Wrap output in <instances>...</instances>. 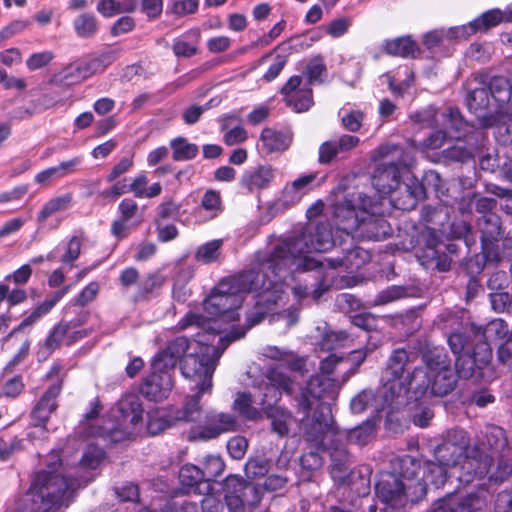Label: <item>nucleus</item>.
<instances>
[{"label": "nucleus", "instance_id": "nucleus-52", "mask_svg": "<svg viewBox=\"0 0 512 512\" xmlns=\"http://www.w3.org/2000/svg\"><path fill=\"white\" fill-rule=\"evenodd\" d=\"M172 50L177 57L190 58L197 53V43L181 36L174 40Z\"/></svg>", "mask_w": 512, "mask_h": 512}, {"label": "nucleus", "instance_id": "nucleus-57", "mask_svg": "<svg viewBox=\"0 0 512 512\" xmlns=\"http://www.w3.org/2000/svg\"><path fill=\"white\" fill-rule=\"evenodd\" d=\"M446 441L453 444V446L460 448V452L463 455L468 453L470 441L465 430L460 428L450 430L447 434Z\"/></svg>", "mask_w": 512, "mask_h": 512}, {"label": "nucleus", "instance_id": "nucleus-31", "mask_svg": "<svg viewBox=\"0 0 512 512\" xmlns=\"http://www.w3.org/2000/svg\"><path fill=\"white\" fill-rule=\"evenodd\" d=\"M149 179L145 172L137 174L129 184V192L136 198H154L162 193V185L159 182L148 186Z\"/></svg>", "mask_w": 512, "mask_h": 512}, {"label": "nucleus", "instance_id": "nucleus-38", "mask_svg": "<svg viewBox=\"0 0 512 512\" xmlns=\"http://www.w3.org/2000/svg\"><path fill=\"white\" fill-rule=\"evenodd\" d=\"M477 226L482 233L483 240H493L501 234L500 217L495 213H488L479 217Z\"/></svg>", "mask_w": 512, "mask_h": 512}, {"label": "nucleus", "instance_id": "nucleus-27", "mask_svg": "<svg viewBox=\"0 0 512 512\" xmlns=\"http://www.w3.org/2000/svg\"><path fill=\"white\" fill-rule=\"evenodd\" d=\"M481 86L473 88L467 95V106L471 112L478 117H484L485 112L492 108L494 103L489 95V91L483 81H479Z\"/></svg>", "mask_w": 512, "mask_h": 512}, {"label": "nucleus", "instance_id": "nucleus-13", "mask_svg": "<svg viewBox=\"0 0 512 512\" xmlns=\"http://www.w3.org/2000/svg\"><path fill=\"white\" fill-rule=\"evenodd\" d=\"M224 490L229 512H244L246 504L254 506L261 500L258 488L236 475H230L225 479Z\"/></svg>", "mask_w": 512, "mask_h": 512}, {"label": "nucleus", "instance_id": "nucleus-47", "mask_svg": "<svg viewBox=\"0 0 512 512\" xmlns=\"http://www.w3.org/2000/svg\"><path fill=\"white\" fill-rule=\"evenodd\" d=\"M222 240H213L200 246L195 254V258L205 264L217 260L220 254Z\"/></svg>", "mask_w": 512, "mask_h": 512}, {"label": "nucleus", "instance_id": "nucleus-50", "mask_svg": "<svg viewBox=\"0 0 512 512\" xmlns=\"http://www.w3.org/2000/svg\"><path fill=\"white\" fill-rule=\"evenodd\" d=\"M341 123L344 129L350 132H357L362 127L364 114L359 110L347 111L344 108L340 111Z\"/></svg>", "mask_w": 512, "mask_h": 512}, {"label": "nucleus", "instance_id": "nucleus-48", "mask_svg": "<svg viewBox=\"0 0 512 512\" xmlns=\"http://www.w3.org/2000/svg\"><path fill=\"white\" fill-rule=\"evenodd\" d=\"M202 473L206 481H210L220 476L225 468L224 461L220 456L209 455L205 458L203 463Z\"/></svg>", "mask_w": 512, "mask_h": 512}, {"label": "nucleus", "instance_id": "nucleus-63", "mask_svg": "<svg viewBox=\"0 0 512 512\" xmlns=\"http://www.w3.org/2000/svg\"><path fill=\"white\" fill-rule=\"evenodd\" d=\"M411 119L422 127H434L438 123V114L433 107L411 115Z\"/></svg>", "mask_w": 512, "mask_h": 512}, {"label": "nucleus", "instance_id": "nucleus-20", "mask_svg": "<svg viewBox=\"0 0 512 512\" xmlns=\"http://www.w3.org/2000/svg\"><path fill=\"white\" fill-rule=\"evenodd\" d=\"M483 501L476 494H450L438 500L429 512H477Z\"/></svg>", "mask_w": 512, "mask_h": 512}, {"label": "nucleus", "instance_id": "nucleus-12", "mask_svg": "<svg viewBox=\"0 0 512 512\" xmlns=\"http://www.w3.org/2000/svg\"><path fill=\"white\" fill-rule=\"evenodd\" d=\"M377 498L392 509H399L405 505L408 499L414 502L415 498L412 486L406 485L400 477L394 473H381L375 486Z\"/></svg>", "mask_w": 512, "mask_h": 512}, {"label": "nucleus", "instance_id": "nucleus-17", "mask_svg": "<svg viewBox=\"0 0 512 512\" xmlns=\"http://www.w3.org/2000/svg\"><path fill=\"white\" fill-rule=\"evenodd\" d=\"M335 388L334 380L327 375L312 376L297 398L299 408L302 409L303 412H306L311 409L312 400H319L326 397L333 398Z\"/></svg>", "mask_w": 512, "mask_h": 512}, {"label": "nucleus", "instance_id": "nucleus-19", "mask_svg": "<svg viewBox=\"0 0 512 512\" xmlns=\"http://www.w3.org/2000/svg\"><path fill=\"white\" fill-rule=\"evenodd\" d=\"M400 479L406 485L412 486L413 496L422 498L425 495V479L423 477V462L413 456L405 455L399 458Z\"/></svg>", "mask_w": 512, "mask_h": 512}, {"label": "nucleus", "instance_id": "nucleus-14", "mask_svg": "<svg viewBox=\"0 0 512 512\" xmlns=\"http://www.w3.org/2000/svg\"><path fill=\"white\" fill-rule=\"evenodd\" d=\"M239 424L231 413L209 410L205 413L203 421L191 431L194 439L203 441L218 438L224 433L234 432Z\"/></svg>", "mask_w": 512, "mask_h": 512}, {"label": "nucleus", "instance_id": "nucleus-58", "mask_svg": "<svg viewBox=\"0 0 512 512\" xmlns=\"http://www.w3.org/2000/svg\"><path fill=\"white\" fill-rule=\"evenodd\" d=\"M134 166V160L132 156L123 157L117 164H115L111 171L106 176L108 183L115 182L123 174L129 172Z\"/></svg>", "mask_w": 512, "mask_h": 512}, {"label": "nucleus", "instance_id": "nucleus-10", "mask_svg": "<svg viewBox=\"0 0 512 512\" xmlns=\"http://www.w3.org/2000/svg\"><path fill=\"white\" fill-rule=\"evenodd\" d=\"M269 387L268 392L264 394L261 400L262 409L266 411L267 417L271 420L272 430L279 436L283 437L289 434L294 417L286 409L276 406L268 407L267 398L272 393L271 398L277 401L280 398L281 391L292 394L295 389L294 381L283 373L279 367L272 368L268 374Z\"/></svg>", "mask_w": 512, "mask_h": 512}, {"label": "nucleus", "instance_id": "nucleus-5", "mask_svg": "<svg viewBox=\"0 0 512 512\" xmlns=\"http://www.w3.org/2000/svg\"><path fill=\"white\" fill-rule=\"evenodd\" d=\"M245 334L246 330L230 332L226 337H219L217 345H214L216 335L210 333L197 334L198 338L193 341V344L197 345L198 350L195 347L193 353L188 355L184 353L181 356V358L184 356L181 372L186 379L193 383L190 387L191 390L200 388V392H211L213 387L212 377L220 356L231 342L242 338ZM188 343L189 346L192 345L189 341Z\"/></svg>", "mask_w": 512, "mask_h": 512}, {"label": "nucleus", "instance_id": "nucleus-4", "mask_svg": "<svg viewBox=\"0 0 512 512\" xmlns=\"http://www.w3.org/2000/svg\"><path fill=\"white\" fill-rule=\"evenodd\" d=\"M59 453L52 451L47 457V470L36 473L23 502L30 512H56L67 506L75 489L82 486L79 479L67 478L58 472Z\"/></svg>", "mask_w": 512, "mask_h": 512}, {"label": "nucleus", "instance_id": "nucleus-16", "mask_svg": "<svg viewBox=\"0 0 512 512\" xmlns=\"http://www.w3.org/2000/svg\"><path fill=\"white\" fill-rule=\"evenodd\" d=\"M364 192H356L349 195L343 201H337L334 204V218L336 220L337 229L346 233L345 225L350 217L361 219L364 212L368 211V201H370Z\"/></svg>", "mask_w": 512, "mask_h": 512}, {"label": "nucleus", "instance_id": "nucleus-62", "mask_svg": "<svg viewBox=\"0 0 512 512\" xmlns=\"http://www.w3.org/2000/svg\"><path fill=\"white\" fill-rule=\"evenodd\" d=\"M53 58L54 54L51 51L33 53L26 60V65L29 70L34 71L47 66Z\"/></svg>", "mask_w": 512, "mask_h": 512}, {"label": "nucleus", "instance_id": "nucleus-51", "mask_svg": "<svg viewBox=\"0 0 512 512\" xmlns=\"http://www.w3.org/2000/svg\"><path fill=\"white\" fill-rule=\"evenodd\" d=\"M201 207L211 213V218L222 212V201L220 193L215 190H207L202 197Z\"/></svg>", "mask_w": 512, "mask_h": 512}, {"label": "nucleus", "instance_id": "nucleus-44", "mask_svg": "<svg viewBox=\"0 0 512 512\" xmlns=\"http://www.w3.org/2000/svg\"><path fill=\"white\" fill-rule=\"evenodd\" d=\"M179 480L184 487L192 489L201 484L205 478L201 468L193 464H185L180 469Z\"/></svg>", "mask_w": 512, "mask_h": 512}, {"label": "nucleus", "instance_id": "nucleus-55", "mask_svg": "<svg viewBox=\"0 0 512 512\" xmlns=\"http://www.w3.org/2000/svg\"><path fill=\"white\" fill-rule=\"evenodd\" d=\"M70 330V324H58L56 325L50 334L48 335L45 346L49 350H54L59 347V345L64 341L66 335Z\"/></svg>", "mask_w": 512, "mask_h": 512}, {"label": "nucleus", "instance_id": "nucleus-33", "mask_svg": "<svg viewBox=\"0 0 512 512\" xmlns=\"http://www.w3.org/2000/svg\"><path fill=\"white\" fill-rule=\"evenodd\" d=\"M195 394L188 396L181 409H177L174 414V419L177 421L195 422L200 418L201 406L200 398L205 392H200L199 389H194Z\"/></svg>", "mask_w": 512, "mask_h": 512}, {"label": "nucleus", "instance_id": "nucleus-6", "mask_svg": "<svg viewBox=\"0 0 512 512\" xmlns=\"http://www.w3.org/2000/svg\"><path fill=\"white\" fill-rule=\"evenodd\" d=\"M188 347L186 337H177L153 358L152 372L144 379L140 388V392L146 398L160 401L168 396L173 387L171 370L186 353Z\"/></svg>", "mask_w": 512, "mask_h": 512}, {"label": "nucleus", "instance_id": "nucleus-7", "mask_svg": "<svg viewBox=\"0 0 512 512\" xmlns=\"http://www.w3.org/2000/svg\"><path fill=\"white\" fill-rule=\"evenodd\" d=\"M300 428L308 442L318 447L332 450V474L336 471L346 473L347 451L340 448L337 444L338 428L328 407L321 404L311 417L307 416L301 420Z\"/></svg>", "mask_w": 512, "mask_h": 512}, {"label": "nucleus", "instance_id": "nucleus-36", "mask_svg": "<svg viewBox=\"0 0 512 512\" xmlns=\"http://www.w3.org/2000/svg\"><path fill=\"white\" fill-rule=\"evenodd\" d=\"M264 356L280 361L292 371H301L304 366V361L297 358L291 351L282 350L276 346L266 347L264 349Z\"/></svg>", "mask_w": 512, "mask_h": 512}, {"label": "nucleus", "instance_id": "nucleus-1", "mask_svg": "<svg viewBox=\"0 0 512 512\" xmlns=\"http://www.w3.org/2000/svg\"><path fill=\"white\" fill-rule=\"evenodd\" d=\"M257 291L255 312L247 316L246 330L260 323L281 299L283 288L270 270L263 267V256L258 255L257 265L250 271L222 279L203 302L205 315H191L190 324L202 327L205 333L216 335L222 331V323L238 320L236 310L243 302L242 293ZM241 329L234 330L240 332ZM233 332V330L231 331Z\"/></svg>", "mask_w": 512, "mask_h": 512}, {"label": "nucleus", "instance_id": "nucleus-2", "mask_svg": "<svg viewBox=\"0 0 512 512\" xmlns=\"http://www.w3.org/2000/svg\"><path fill=\"white\" fill-rule=\"evenodd\" d=\"M411 354L403 348L390 355L381 381V395L386 406H403L428 396L443 397L451 393L458 382L452 360L442 349L429 350L423 355L425 367H416L403 376Z\"/></svg>", "mask_w": 512, "mask_h": 512}, {"label": "nucleus", "instance_id": "nucleus-26", "mask_svg": "<svg viewBox=\"0 0 512 512\" xmlns=\"http://www.w3.org/2000/svg\"><path fill=\"white\" fill-rule=\"evenodd\" d=\"M73 201L74 197L70 192L52 197L42 206L37 214L36 221L39 225H44L49 217L70 209Z\"/></svg>", "mask_w": 512, "mask_h": 512}, {"label": "nucleus", "instance_id": "nucleus-42", "mask_svg": "<svg viewBox=\"0 0 512 512\" xmlns=\"http://www.w3.org/2000/svg\"><path fill=\"white\" fill-rule=\"evenodd\" d=\"M476 335H482L487 341L498 340L508 334V325L502 319H494L484 327L475 330Z\"/></svg>", "mask_w": 512, "mask_h": 512}, {"label": "nucleus", "instance_id": "nucleus-11", "mask_svg": "<svg viewBox=\"0 0 512 512\" xmlns=\"http://www.w3.org/2000/svg\"><path fill=\"white\" fill-rule=\"evenodd\" d=\"M368 211L361 219L350 217L345 225L347 236H356L368 240H380L391 234L389 223L380 215L377 203L368 201Z\"/></svg>", "mask_w": 512, "mask_h": 512}, {"label": "nucleus", "instance_id": "nucleus-32", "mask_svg": "<svg viewBox=\"0 0 512 512\" xmlns=\"http://www.w3.org/2000/svg\"><path fill=\"white\" fill-rule=\"evenodd\" d=\"M488 91L495 108H500L510 101L512 86L506 77L495 76L489 82Z\"/></svg>", "mask_w": 512, "mask_h": 512}, {"label": "nucleus", "instance_id": "nucleus-18", "mask_svg": "<svg viewBox=\"0 0 512 512\" xmlns=\"http://www.w3.org/2000/svg\"><path fill=\"white\" fill-rule=\"evenodd\" d=\"M61 390L62 384L60 381L52 384L41 396L31 412L32 420L39 424L36 432H39L42 436L47 435L46 423L57 409V398Z\"/></svg>", "mask_w": 512, "mask_h": 512}, {"label": "nucleus", "instance_id": "nucleus-59", "mask_svg": "<svg viewBox=\"0 0 512 512\" xmlns=\"http://www.w3.org/2000/svg\"><path fill=\"white\" fill-rule=\"evenodd\" d=\"M448 30H433L426 33L423 37V45L428 49H433L439 46L444 39H461L462 37H454L448 33Z\"/></svg>", "mask_w": 512, "mask_h": 512}, {"label": "nucleus", "instance_id": "nucleus-39", "mask_svg": "<svg viewBox=\"0 0 512 512\" xmlns=\"http://www.w3.org/2000/svg\"><path fill=\"white\" fill-rule=\"evenodd\" d=\"M173 151V159L175 161H187L196 157L198 154V146L188 142L187 139L179 137L170 142Z\"/></svg>", "mask_w": 512, "mask_h": 512}, {"label": "nucleus", "instance_id": "nucleus-22", "mask_svg": "<svg viewBox=\"0 0 512 512\" xmlns=\"http://www.w3.org/2000/svg\"><path fill=\"white\" fill-rule=\"evenodd\" d=\"M275 178V169L271 165H258L246 170L240 179V185L249 192L268 188Z\"/></svg>", "mask_w": 512, "mask_h": 512}, {"label": "nucleus", "instance_id": "nucleus-25", "mask_svg": "<svg viewBox=\"0 0 512 512\" xmlns=\"http://www.w3.org/2000/svg\"><path fill=\"white\" fill-rule=\"evenodd\" d=\"M369 260V252L360 247L349 249L342 258H325L326 266L330 269L334 270L335 268L341 266L344 267L348 272H354L360 269Z\"/></svg>", "mask_w": 512, "mask_h": 512}, {"label": "nucleus", "instance_id": "nucleus-46", "mask_svg": "<svg viewBox=\"0 0 512 512\" xmlns=\"http://www.w3.org/2000/svg\"><path fill=\"white\" fill-rule=\"evenodd\" d=\"M82 244L83 238L81 236H72L66 243L65 252L61 256L60 261L63 264L73 267L74 262L79 258L81 254Z\"/></svg>", "mask_w": 512, "mask_h": 512}, {"label": "nucleus", "instance_id": "nucleus-40", "mask_svg": "<svg viewBox=\"0 0 512 512\" xmlns=\"http://www.w3.org/2000/svg\"><path fill=\"white\" fill-rule=\"evenodd\" d=\"M463 456L460 452V448L453 446V444L448 441H444L439 444L434 450L435 459L444 465L458 464V460Z\"/></svg>", "mask_w": 512, "mask_h": 512}, {"label": "nucleus", "instance_id": "nucleus-30", "mask_svg": "<svg viewBox=\"0 0 512 512\" xmlns=\"http://www.w3.org/2000/svg\"><path fill=\"white\" fill-rule=\"evenodd\" d=\"M384 49L389 55L403 58H416L420 53L418 45L409 36L386 41Z\"/></svg>", "mask_w": 512, "mask_h": 512}, {"label": "nucleus", "instance_id": "nucleus-60", "mask_svg": "<svg viewBox=\"0 0 512 512\" xmlns=\"http://www.w3.org/2000/svg\"><path fill=\"white\" fill-rule=\"evenodd\" d=\"M123 9L124 6L120 0H100L97 4V11L106 18L117 14L128 13Z\"/></svg>", "mask_w": 512, "mask_h": 512}, {"label": "nucleus", "instance_id": "nucleus-61", "mask_svg": "<svg viewBox=\"0 0 512 512\" xmlns=\"http://www.w3.org/2000/svg\"><path fill=\"white\" fill-rule=\"evenodd\" d=\"M100 286L97 282H90L74 299L73 304L77 306L84 307L90 302H92L98 292H99Z\"/></svg>", "mask_w": 512, "mask_h": 512}, {"label": "nucleus", "instance_id": "nucleus-53", "mask_svg": "<svg viewBox=\"0 0 512 512\" xmlns=\"http://www.w3.org/2000/svg\"><path fill=\"white\" fill-rule=\"evenodd\" d=\"M75 71L80 78L87 79L94 74L103 72L104 69L103 65L100 64L99 60L94 55L86 61L77 64Z\"/></svg>", "mask_w": 512, "mask_h": 512}, {"label": "nucleus", "instance_id": "nucleus-45", "mask_svg": "<svg viewBox=\"0 0 512 512\" xmlns=\"http://www.w3.org/2000/svg\"><path fill=\"white\" fill-rule=\"evenodd\" d=\"M164 280V277L158 272L148 274L138 284V297L149 298L156 289L163 285Z\"/></svg>", "mask_w": 512, "mask_h": 512}, {"label": "nucleus", "instance_id": "nucleus-9", "mask_svg": "<svg viewBox=\"0 0 512 512\" xmlns=\"http://www.w3.org/2000/svg\"><path fill=\"white\" fill-rule=\"evenodd\" d=\"M143 412L139 397L126 395L119 401L113 419L105 420L98 434L114 443L129 440L140 431Z\"/></svg>", "mask_w": 512, "mask_h": 512}, {"label": "nucleus", "instance_id": "nucleus-37", "mask_svg": "<svg viewBox=\"0 0 512 512\" xmlns=\"http://www.w3.org/2000/svg\"><path fill=\"white\" fill-rule=\"evenodd\" d=\"M73 28L80 38H91L98 31V20L92 13H81L73 20Z\"/></svg>", "mask_w": 512, "mask_h": 512}, {"label": "nucleus", "instance_id": "nucleus-35", "mask_svg": "<svg viewBox=\"0 0 512 512\" xmlns=\"http://www.w3.org/2000/svg\"><path fill=\"white\" fill-rule=\"evenodd\" d=\"M448 467L451 468V465L424 461L423 477L425 479V490L427 489L428 483H431L437 488L444 486L447 481V476L449 475Z\"/></svg>", "mask_w": 512, "mask_h": 512}, {"label": "nucleus", "instance_id": "nucleus-54", "mask_svg": "<svg viewBox=\"0 0 512 512\" xmlns=\"http://www.w3.org/2000/svg\"><path fill=\"white\" fill-rule=\"evenodd\" d=\"M104 458V451L97 446H89L84 452L80 464L84 468L96 469Z\"/></svg>", "mask_w": 512, "mask_h": 512}, {"label": "nucleus", "instance_id": "nucleus-34", "mask_svg": "<svg viewBox=\"0 0 512 512\" xmlns=\"http://www.w3.org/2000/svg\"><path fill=\"white\" fill-rule=\"evenodd\" d=\"M441 116L444 119L445 131L449 133L450 138L460 139L469 131V125L464 121L458 109L449 108L447 113H443Z\"/></svg>", "mask_w": 512, "mask_h": 512}, {"label": "nucleus", "instance_id": "nucleus-29", "mask_svg": "<svg viewBox=\"0 0 512 512\" xmlns=\"http://www.w3.org/2000/svg\"><path fill=\"white\" fill-rule=\"evenodd\" d=\"M82 163V157L76 156L68 161H63L57 166L47 168L35 176V181L39 184H46L53 179H61L73 173L76 167Z\"/></svg>", "mask_w": 512, "mask_h": 512}, {"label": "nucleus", "instance_id": "nucleus-28", "mask_svg": "<svg viewBox=\"0 0 512 512\" xmlns=\"http://www.w3.org/2000/svg\"><path fill=\"white\" fill-rule=\"evenodd\" d=\"M374 432V423L372 421L363 422L361 425L349 430H340L337 432V444L340 448L345 449L342 446V442L346 440L348 443L365 445L371 439Z\"/></svg>", "mask_w": 512, "mask_h": 512}, {"label": "nucleus", "instance_id": "nucleus-3", "mask_svg": "<svg viewBox=\"0 0 512 512\" xmlns=\"http://www.w3.org/2000/svg\"><path fill=\"white\" fill-rule=\"evenodd\" d=\"M334 246L331 226L328 222H311L299 235L280 241L270 252L262 254L263 267L270 270L281 287L293 271L323 269L326 262L307 254L326 252Z\"/></svg>", "mask_w": 512, "mask_h": 512}, {"label": "nucleus", "instance_id": "nucleus-21", "mask_svg": "<svg viewBox=\"0 0 512 512\" xmlns=\"http://www.w3.org/2000/svg\"><path fill=\"white\" fill-rule=\"evenodd\" d=\"M501 22H503L502 10L491 9L484 12L482 15L472 20L467 25L450 28L448 33L454 37L467 38L479 31H487L488 29L497 26Z\"/></svg>", "mask_w": 512, "mask_h": 512}, {"label": "nucleus", "instance_id": "nucleus-23", "mask_svg": "<svg viewBox=\"0 0 512 512\" xmlns=\"http://www.w3.org/2000/svg\"><path fill=\"white\" fill-rule=\"evenodd\" d=\"M317 175L314 173L302 175L294 181L285 185L281 199L285 205L298 203L306 194L312 190V185Z\"/></svg>", "mask_w": 512, "mask_h": 512}, {"label": "nucleus", "instance_id": "nucleus-49", "mask_svg": "<svg viewBox=\"0 0 512 512\" xmlns=\"http://www.w3.org/2000/svg\"><path fill=\"white\" fill-rule=\"evenodd\" d=\"M288 106L292 107L296 112H305L313 104L312 91L309 88L299 91L295 95H291L286 100Z\"/></svg>", "mask_w": 512, "mask_h": 512}, {"label": "nucleus", "instance_id": "nucleus-56", "mask_svg": "<svg viewBox=\"0 0 512 512\" xmlns=\"http://www.w3.org/2000/svg\"><path fill=\"white\" fill-rule=\"evenodd\" d=\"M182 507L186 512H221L223 510V504L211 496L203 499L201 511H198L193 503L187 501L183 503Z\"/></svg>", "mask_w": 512, "mask_h": 512}, {"label": "nucleus", "instance_id": "nucleus-15", "mask_svg": "<svg viewBox=\"0 0 512 512\" xmlns=\"http://www.w3.org/2000/svg\"><path fill=\"white\" fill-rule=\"evenodd\" d=\"M492 465V458L488 454L479 453L476 456L465 453L458 464L449 469V477H456L461 484L467 485L475 479L486 476Z\"/></svg>", "mask_w": 512, "mask_h": 512}, {"label": "nucleus", "instance_id": "nucleus-24", "mask_svg": "<svg viewBox=\"0 0 512 512\" xmlns=\"http://www.w3.org/2000/svg\"><path fill=\"white\" fill-rule=\"evenodd\" d=\"M259 141L262 151L266 154L282 152L290 146L292 134L289 131L264 128L260 134Z\"/></svg>", "mask_w": 512, "mask_h": 512}, {"label": "nucleus", "instance_id": "nucleus-64", "mask_svg": "<svg viewBox=\"0 0 512 512\" xmlns=\"http://www.w3.org/2000/svg\"><path fill=\"white\" fill-rule=\"evenodd\" d=\"M488 342L485 340L478 343L474 348L473 354H471L482 369L489 364L492 358V350Z\"/></svg>", "mask_w": 512, "mask_h": 512}, {"label": "nucleus", "instance_id": "nucleus-43", "mask_svg": "<svg viewBox=\"0 0 512 512\" xmlns=\"http://www.w3.org/2000/svg\"><path fill=\"white\" fill-rule=\"evenodd\" d=\"M476 359L469 353L459 355L455 361V372L458 378L469 379L475 375L477 370H481Z\"/></svg>", "mask_w": 512, "mask_h": 512}, {"label": "nucleus", "instance_id": "nucleus-8", "mask_svg": "<svg viewBox=\"0 0 512 512\" xmlns=\"http://www.w3.org/2000/svg\"><path fill=\"white\" fill-rule=\"evenodd\" d=\"M371 159L380 162L372 175V185L380 194H390L400 185L401 172L409 164V156L396 144H385L373 151Z\"/></svg>", "mask_w": 512, "mask_h": 512}, {"label": "nucleus", "instance_id": "nucleus-41", "mask_svg": "<svg viewBox=\"0 0 512 512\" xmlns=\"http://www.w3.org/2000/svg\"><path fill=\"white\" fill-rule=\"evenodd\" d=\"M234 409L248 420L259 419L261 410L253 406V399L250 394L239 393L234 401Z\"/></svg>", "mask_w": 512, "mask_h": 512}]
</instances>
